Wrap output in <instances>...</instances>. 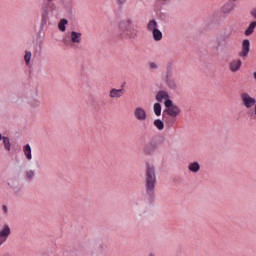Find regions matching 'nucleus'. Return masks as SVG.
I'll return each mask as SVG.
<instances>
[{"label": "nucleus", "instance_id": "obj_1", "mask_svg": "<svg viewBox=\"0 0 256 256\" xmlns=\"http://www.w3.org/2000/svg\"><path fill=\"white\" fill-rule=\"evenodd\" d=\"M139 31L133 26V20L130 18L124 19L118 23V37L123 39L129 37V39H135Z\"/></svg>", "mask_w": 256, "mask_h": 256}, {"label": "nucleus", "instance_id": "obj_2", "mask_svg": "<svg viewBox=\"0 0 256 256\" xmlns=\"http://www.w3.org/2000/svg\"><path fill=\"white\" fill-rule=\"evenodd\" d=\"M155 183H157V176L155 175V165L146 163V189L147 195L155 193Z\"/></svg>", "mask_w": 256, "mask_h": 256}, {"label": "nucleus", "instance_id": "obj_3", "mask_svg": "<svg viewBox=\"0 0 256 256\" xmlns=\"http://www.w3.org/2000/svg\"><path fill=\"white\" fill-rule=\"evenodd\" d=\"M165 107L167 108L165 110V113L169 115V117H177L181 113V109H179V106L173 105V101L171 99H167L164 102Z\"/></svg>", "mask_w": 256, "mask_h": 256}, {"label": "nucleus", "instance_id": "obj_4", "mask_svg": "<svg viewBox=\"0 0 256 256\" xmlns=\"http://www.w3.org/2000/svg\"><path fill=\"white\" fill-rule=\"evenodd\" d=\"M250 51H251V42H249L248 39L243 40L241 51L239 53V57H242L243 59H246V57H249V52Z\"/></svg>", "mask_w": 256, "mask_h": 256}, {"label": "nucleus", "instance_id": "obj_5", "mask_svg": "<svg viewBox=\"0 0 256 256\" xmlns=\"http://www.w3.org/2000/svg\"><path fill=\"white\" fill-rule=\"evenodd\" d=\"M134 117L137 121H147V112L142 107H136L134 109Z\"/></svg>", "mask_w": 256, "mask_h": 256}, {"label": "nucleus", "instance_id": "obj_6", "mask_svg": "<svg viewBox=\"0 0 256 256\" xmlns=\"http://www.w3.org/2000/svg\"><path fill=\"white\" fill-rule=\"evenodd\" d=\"M9 235H11V228H9V225H4L0 230V247L7 241Z\"/></svg>", "mask_w": 256, "mask_h": 256}, {"label": "nucleus", "instance_id": "obj_7", "mask_svg": "<svg viewBox=\"0 0 256 256\" xmlns=\"http://www.w3.org/2000/svg\"><path fill=\"white\" fill-rule=\"evenodd\" d=\"M235 3L231 2V1H228L226 2L222 8H221V12L224 14V15H231V13H233V11H235Z\"/></svg>", "mask_w": 256, "mask_h": 256}, {"label": "nucleus", "instance_id": "obj_8", "mask_svg": "<svg viewBox=\"0 0 256 256\" xmlns=\"http://www.w3.org/2000/svg\"><path fill=\"white\" fill-rule=\"evenodd\" d=\"M125 95V89L112 88L109 93L110 99H121Z\"/></svg>", "mask_w": 256, "mask_h": 256}, {"label": "nucleus", "instance_id": "obj_9", "mask_svg": "<svg viewBox=\"0 0 256 256\" xmlns=\"http://www.w3.org/2000/svg\"><path fill=\"white\" fill-rule=\"evenodd\" d=\"M242 65H243V62L241 61V59L232 60L229 63V69H230L231 73H237V71H239V69H241Z\"/></svg>", "mask_w": 256, "mask_h": 256}, {"label": "nucleus", "instance_id": "obj_10", "mask_svg": "<svg viewBox=\"0 0 256 256\" xmlns=\"http://www.w3.org/2000/svg\"><path fill=\"white\" fill-rule=\"evenodd\" d=\"M155 149H157V146H155L153 143H150L144 147V153L145 155H153V153H155Z\"/></svg>", "mask_w": 256, "mask_h": 256}, {"label": "nucleus", "instance_id": "obj_11", "mask_svg": "<svg viewBox=\"0 0 256 256\" xmlns=\"http://www.w3.org/2000/svg\"><path fill=\"white\" fill-rule=\"evenodd\" d=\"M255 27H256V21L251 22L247 27V29L245 30L244 35H246V37L253 35V32L255 31Z\"/></svg>", "mask_w": 256, "mask_h": 256}, {"label": "nucleus", "instance_id": "obj_12", "mask_svg": "<svg viewBox=\"0 0 256 256\" xmlns=\"http://www.w3.org/2000/svg\"><path fill=\"white\" fill-rule=\"evenodd\" d=\"M164 99H169V93L165 91L158 92V94L156 95V101H158L159 103H163Z\"/></svg>", "mask_w": 256, "mask_h": 256}, {"label": "nucleus", "instance_id": "obj_13", "mask_svg": "<svg viewBox=\"0 0 256 256\" xmlns=\"http://www.w3.org/2000/svg\"><path fill=\"white\" fill-rule=\"evenodd\" d=\"M189 171L191 173H198V171L201 169V165H199V162H192L188 165Z\"/></svg>", "mask_w": 256, "mask_h": 256}, {"label": "nucleus", "instance_id": "obj_14", "mask_svg": "<svg viewBox=\"0 0 256 256\" xmlns=\"http://www.w3.org/2000/svg\"><path fill=\"white\" fill-rule=\"evenodd\" d=\"M72 43H81V33L72 31L71 32Z\"/></svg>", "mask_w": 256, "mask_h": 256}, {"label": "nucleus", "instance_id": "obj_15", "mask_svg": "<svg viewBox=\"0 0 256 256\" xmlns=\"http://www.w3.org/2000/svg\"><path fill=\"white\" fill-rule=\"evenodd\" d=\"M23 152H24V155H25L26 159H28L29 161H31V159H32V156H31V145L26 144V145L23 147Z\"/></svg>", "mask_w": 256, "mask_h": 256}, {"label": "nucleus", "instance_id": "obj_16", "mask_svg": "<svg viewBox=\"0 0 256 256\" xmlns=\"http://www.w3.org/2000/svg\"><path fill=\"white\" fill-rule=\"evenodd\" d=\"M231 35H233V28L225 29L224 34L222 35V41H227L231 38Z\"/></svg>", "mask_w": 256, "mask_h": 256}, {"label": "nucleus", "instance_id": "obj_17", "mask_svg": "<svg viewBox=\"0 0 256 256\" xmlns=\"http://www.w3.org/2000/svg\"><path fill=\"white\" fill-rule=\"evenodd\" d=\"M154 41H161L163 39V33L159 29H156L152 32Z\"/></svg>", "mask_w": 256, "mask_h": 256}, {"label": "nucleus", "instance_id": "obj_18", "mask_svg": "<svg viewBox=\"0 0 256 256\" xmlns=\"http://www.w3.org/2000/svg\"><path fill=\"white\" fill-rule=\"evenodd\" d=\"M148 31H156L157 30V21L156 20H150L147 24Z\"/></svg>", "mask_w": 256, "mask_h": 256}, {"label": "nucleus", "instance_id": "obj_19", "mask_svg": "<svg viewBox=\"0 0 256 256\" xmlns=\"http://www.w3.org/2000/svg\"><path fill=\"white\" fill-rule=\"evenodd\" d=\"M154 126L158 128L159 131H163L165 129V123L161 119L154 120Z\"/></svg>", "mask_w": 256, "mask_h": 256}, {"label": "nucleus", "instance_id": "obj_20", "mask_svg": "<svg viewBox=\"0 0 256 256\" xmlns=\"http://www.w3.org/2000/svg\"><path fill=\"white\" fill-rule=\"evenodd\" d=\"M67 23H69L67 19H61L58 24L59 31H62V33L65 32V29H66L65 25H67Z\"/></svg>", "mask_w": 256, "mask_h": 256}, {"label": "nucleus", "instance_id": "obj_21", "mask_svg": "<svg viewBox=\"0 0 256 256\" xmlns=\"http://www.w3.org/2000/svg\"><path fill=\"white\" fill-rule=\"evenodd\" d=\"M153 111L157 117H160L161 115V104L155 103L153 106Z\"/></svg>", "mask_w": 256, "mask_h": 256}, {"label": "nucleus", "instance_id": "obj_22", "mask_svg": "<svg viewBox=\"0 0 256 256\" xmlns=\"http://www.w3.org/2000/svg\"><path fill=\"white\" fill-rule=\"evenodd\" d=\"M3 143L6 151H11V142L9 141V138L3 137Z\"/></svg>", "mask_w": 256, "mask_h": 256}, {"label": "nucleus", "instance_id": "obj_23", "mask_svg": "<svg viewBox=\"0 0 256 256\" xmlns=\"http://www.w3.org/2000/svg\"><path fill=\"white\" fill-rule=\"evenodd\" d=\"M24 59H25L26 65H29L31 63V52L30 51L25 52Z\"/></svg>", "mask_w": 256, "mask_h": 256}, {"label": "nucleus", "instance_id": "obj_24", "mask_svg": "<svg viewBox=\"0 0 256 256\" xmlns=\"http://www.w3.org/2000/svg\"><path fill=\"white\" fill-rule=\"evenodd\" d=\"M34 175H35V172L28 171L27 174H26V177H27V179H33Z\"/></svg>", "mask_w": 256, "mask_h": 256}, {"label": "nucleus", "instance_id": "obj_25", "mask_svg": "<svg viewBox=\"0 0 256 256\" xmlns=\"http://www.w3.org/2000/svg\"><path fill=\"white\" fill-rule=\"evenodd\" d=\"M39 100H33L32 102H31V106L32 107H39Z\"/></svg>", "mask_w": 256, "mask_h": 256}, {"label": "nucleus", "instance_id": "obj_26", "mask_svg": "<svg viewBox=\"0 0 256 256\" xmlns=\"http://www.w3.org/2000/svg\"><path fill=\"white\" fill-rule=\"evenodd\" d=\"M150 69H157V64L155 62H152L149 64Z\"/></svg>", "mask_w": 256, "mask_h": 256}, {"label": "nucleus", "instance_id": "obj_27", "mask_svg": "<svg viewBox=\"0 0 256 256\" xmlns=\"http://www.w3.org/2000/svg\"><path fill=\"white\" fill-rule=\"evenodd\" d=\"M127 0H116L118 5H123Z\"/></svg>", "mask_w": 256, "mask_h": 256}, {"label": "nucleus", "instance_id": "obj_28", "mask_svg": "<svg viewBox=\"0 0 256 256\" xmlns=\"http://www.w3.org/2000/svg\"><path fill=\"white\" fill-rule=\"evenodd\" d=\"M2 209H3L4 213H9V208H7L6 205H3Z\"/></svg>", "mask_w": 256, "mask_h": 256}, {"label": "nucleus", "instance_id": "obj_29", "mask_svg": "<svg viewBox=\"0 0 256 256\" xmlns=\"http://www.w3.org/2000/svg\"><path fill=\"white\" fill-rule=\"evenodd\" d=\"M169 85H170V87H171L172 89H174V87H175V82H170Z\"/></svg>", "mask_w": 256, "mask_h": 256}, {"label": "nucleus", "instance_id": "obj_30", "mask_svg": "<svg viewBox=\"0 0 256 256\" xmlns=\"http://www.w3.org/2000/svg\"><path fill=\"white\" fill-rule=\"evenodd\" d=\"M253 77L256 80V72H253Z\"/></svg>", "mask_w": 256, "mask_h": 256}, {"label": "nucleus", "instance_id": "obj_31", "mask_svg": "<svg viewBox=\"0 0 256 256\" xmlns=\"http://www.w3.org/2000/svg\"><path fill=\"white\" fill-rule=\"evenodd\" d=\"M230 1V3H235V1H237V0H229Z\"/></svg>", "mask_w": 256, "mask_h": 256}, {"label": "nucleus", "instance_id": "obj_32", "mask_svg": "<svg viewBox=\"0 0 256 256\" xmlns=\"http://www.w3.org/2000/svg\"><path fill=\"white\" fill-rule=\"evenodd\" d=\"M3 139V136L1 135V133H0V141Z\"/></svg>", "mask_w": 256, "mask_h": 256}, {"label": "nucleus", "instance_id": "obj_33", "mask_svg": "<svg viewBox=\"0 0 256 256\" xmlns=\"http://www.w3.org/2000/svg\"><path fill=\"white\" fill-rule=\"evenodd\" d=\"M221 47V43H218V48Z\"/></svg>", "mask_w": 256, "mask_h": 256}, {"label": "nucleus", "instance_id": "obj_34", "mask_svg": "<svg viewBox=\"0 0 256 256\" xmlns=\"http://www.w3.org/2000/svg\"><path fill=\"white\" fill-rule=\"evenodd\" d=\"M49 3H51V1H53V0H47Z\"/></svg>", "mask_w": 256, "mask_h": 256}, {"label": "nucleus", "instance_id": "obj_35", "mask_svg": "<svg viewBox=\"0 0 256 256\" xmlns=\"http://www.w3.org/2000/svg\"><path fill=\"white\" fill-rule=\"evenodd\" d=\"M149 256H155V255H153V254H150Z\"/></svg>", "mask_w": 256, "mask_h": 256}, {"label": "nucleus", "instance_id": "obj_36", "mask_svg": "<svg viewBox=\"0 0 256 256\" xmlns=\"http://www.w3.org/2000/svg\"><path fill=\"white\" fill-rule=\"evenodd\" d=\"M162 1H169V0H162Z\"/></svg>", "mask_w": 256, "mask_h": 256}]
</instances>
